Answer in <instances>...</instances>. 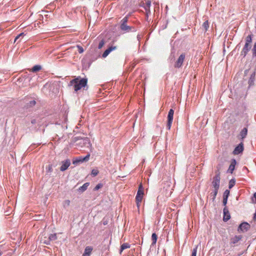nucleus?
<instances>
[{"mask_svg":"<svg viewBox=\"0 0 256 256\" xmlns=\"http://www.w3.org/2000/svg\"><path fill=\"white\" fill-rule=\"evenodd\" d=\"M88 82L86 78H82L80 80L78 78L71 80L70 82L69 86H73L74 91L77 92L80 90L82 88L85 87Z\"/></svg>","mask_w":256,"mask_h":256,"instance_id":"f257e3e1","label":"nucleus"},{"mask_svg":"<svg viewBox=\"0 0 256 256\" xmlns=\"http://www.w3.org/2000/svg\"><path fill=\"white\" fill-rule=\"evenodd\" d=\"M90 154H88L84 157H82V156L76 157L73 159L72 164L75 166H77V165L79 164H82L84 162H88L90 158Z\"/></svg>","mask_w":256,"mask_h":256,"instance_id":"f03ea898","label":"nucleus"},{"mask_svg":"<svg viewBox=\"0 0 256 256\" xmlns=\"http://www.w3.org/2000/svg\"><path fill=\"white\" fill-rule=\"evenodd\" d=\"M220 173L217 174L213 178V180L212 182V186L214 189L218 190L220 188Z\"/></svg>","mask_w":256,"mask_h":256,"instance_id":"7ed1b4c3","label":"nucleus"},{"mask_svg":"<svg viewBox=\"0 0 256 256\" xmlns=\"http://www.w3.org/2000/svg\"><path fill=\"white\" fill-rule=\"evenodd\" d=\"M174 114V110L172 109H170L168 115V122L166 124V128L168 130L170 129L172 126Z\"/></svg>","mask_w":256,"mask_h":256,"instance_id":"20e7f679","label":"nucleus"},{"mask_svg":"<svg viewBox=\"0 0 256 256\" xmlns=\"http://www.w3.org/2000/svg\"><path fill=\"white\" fill-rule=\"evenodd\" d=\"M251 48V44H244L243 48H242L240 52V56H242V58H245Z\"/></svg>","mask_w":256,"mask_h":256,"instance_id":"39448f33","label":"nucleus"},{"mask_svg":"<svg viewBox=\"0 0 256 256\" xmlns=\"http://www.w3.org/2000/svg\"><path fill=\"white\" fill-rule=\"evenodd\" d=\"M78 144H82V147L90 148L92 146L90 140L88 138H82L80 140V142Z\"/></svg>","mask_w":256,"mask_h":256,"instance_id":"423d86ee","label":"nucleus"},{"mask_svg":"<svg viewBox=\"0 0 256 256\" xmlns=\"http://www.w3.org/2000/svg\"><path fill=\"white\" fill-rule=\"evenodd\" d=\"M151 6V2L149 0H147L145 3H143L140 5L141 6L143 7L146 10V15H150L151 14L150 7Z\"/></svg>","mask_w":256,"mask_h":256,"instance_id":"0eeeda50","label":"nucleus"},{"mask_svg":"<svg viewBox=\"0 0 256 256\" xmlns=\"http://www.w3.org/2000/svg\"><path fill=\"white\" fill-rule=\"evenodd\" d=\"M185 58V54H182L178 57L174 64V67L176 68H180L182 66L184 60Z\"/></svg>","mask_w":256,"mask_h":256,"instance_id":"6e6552de","label":"nucleus"},{"mask_svg":"<svg viewBox=\"0 0 256 256\" xmlns=\"http://www.w3.org/2000/svg\"><path fill=\"white\" fill-rule=\"evenodd\" d=\"M144 196V192H142L140 190H138L136 196V202L137 206L138 208Z\"/></svg>","mask_w":256,"mask_h":256,"instance_id":"1a4fd4ad","label":"nucleus"},{"mask_svg":"<svg viewBox=\"0 0 256 256\" xmlns=\"http://www.w3.org/2000/svg\"><path fill=\"white\" fill-rule=\"evenodd\" d=\"M250 228V225L246 222H242L238 226V230L242 232H247Z\"/></svg>","mask_w":256,"mask_h":256,"instance_id":"9d476101","label":"nucleus"},{"mask_svg":"<svg viewBox=\"0 0 256 256\" xmlns=\"http://www.w3.org/2000/svg\"><path fill=\"white\" fill-rule=\"evenodd\" d=\"M244 150V144L242 142H241L240 144L236 146L233 151V154H238L242 152Z\"/></svg>","mask_w":256,"mask_h":256,"instance_id":"9b49d317","label":"nucleus"},{"mask_svg":"<svg viewBox=\"0 0 256 256\" xmlns=\"http://www.w3.org/2000/svg\"><path fill=\"white\" fill-rule=\"evenodd\" d=\"M70 164V161L68 159L62 162V164L60 168V170L62 172L66 170L69 167Z\"/></svg>","mask_w":256,"mask_h":256,"instance_id":"f8f14e48","label":"nucleus"},{"mask_svg":"<svg viewBox=\"0 0 256 256\" xmlns=\"http://www.w3.org/2000/svg\"><path fill=\"white\" fill-rule=\"evenodd\" d=\"M120 28L122 32H128L130 31L134 30H132V29H134V28H132V26H128L126 24H120Z\"/></svg>","mask_w":256,"mask_h":256,"instance_id":"ddd939ff","label":"nucleus"},{"mask_svg":"<svg viewBox=\"0 0 256 256\" xmlns=\"http://www.w3.org/2000/svg\"><path fill=\"white\" fill-rule=\"evenodd\" d=\"M224 217L223 220L224 222H227L230 218V214L226 206H225L223 210Z\"/></svg>","mask_w":256,"mask_h":256,"instance_id":"4468645a","label":"nucleus"},{"mask_svg":"<svg viewBox=\"0 0 256 256\" xmlns=\"http://www.w3.org/2000/svg\"><path fill=\"white\" fill-rule=\"evenodd\" d=\"M242 236L241 235L239 236H235L234 237L230 238V244L232 246H234V245L237 244L240 240L242 238Z\"/></svg>","mask_w":256,"mask_h":256,"instance_id":"2eb2a0df","label":"nucleus"},{"mask_svg":"<svg viewBox=\"0 0 256 256\" xmlns=\"http://www.w3.org/2000/svg\"><path fill=\"white\" fill-rule=\"evenodd\" d=\"M116 46H110L108 48H107L104 52V53L102 54V57L104 58H106L108 54H109L112 52V50H114L116 49Z\"/></svg>","mask_w":256,"mask_h":256,"instance_id":"dca6fc26","label":"nucleus"},{"mask_svg":"<svg viewBox=\"0 0 256 256\" xmlns=\"http://www.w3.org/2000/svg\"><path fill=\"white\" fill-rule=\"evenodd\" d=\"M236 164V160L235 159H232L231 161L230 164L229 166L228 169V172L230 174H232L233 171L234 170L235 166Z\"/></svg>","mask_w":256,"mask_h":256,"instance_id":"f3484780","label":"nucleus"},{"mask_svg":"<svg viewBox=\"0 0 256 256\" xmlns=\"http://www.w3.org/2000/svg\"><path fill=\"white\" fill-rule=\"evenodd\" d=\"M92 250V247L91 246H86L82 256H90Z\"/></svg>","mask_w":256,"mask_h":256,"instance_id":"a211bd4d","label":"nucleus"},{"mask_svg":"<svg viewBox=\"0 0 256 256\" xmlns=\"http://www.w3.org/2000/svg\"><path fill=\"white\" fill-rule=\"evenodd\" d=\"M255 76H256V72H254L250 75V79L248 80V84L249 86H252L254 84V82L255 80Z\"/></svg>","mask_w":256,"mask_h":256,"instance_id":"6ab92c4d","label":"nucleus"},{"mask_svg":"<svg viewBox=\"0 0 256 256\" xmlns=\"http://www.w3.org/2000/svg\"><path fill=\"white\" fill-rule=\"evenodd\" d=\"M248 128H244L240 132V136L242 140H243L247 136Z\"/></svg>","mask_w":256,"mask_h":256,"instance_id":"aec40b11","label":"nucleus"},{"mask_svg":"<svg viewBox=\"0 0 256 256\" xmlns=\"http://www.w3.org/2000/svg\"><path fill=\"white\" fill-rule=\"evenodd\" d=\"M89 185H90L89 182L84 183L82 186H80L78 188V191L80 192H84L85 190H86V189L88 188Z\"/></svg>","mask_w":256,"mask_h":256,"instance_id":"412c9836","label":"nucleus"},{"mask_svg":"<svg viewBox=\"0 0 256 256\" xmlns=\"http://www.w3.org/2000/svg\"><path fill=\"white\" fill-rule=\"evenodd\" d=\"M36 104V102L34 100H30L28 102L26 103V105L25 106V107L26 108H32Z\"/></svg>","mask_w":256,"mask_h":256,"instance_id":"4be33fe9","label":"nucleus"},{"mask_svg":"<svg viewBox=\"0 0 256 256\" xmlns=\"http://www.w3.org/2000/svg\"><path fill=\"white\" fill-rule=\"evenodd\" d=\"M158 239V236L156 233H153L152 235V243L151 244V246H154L157 241Z\"/></svg>","mask_w":256,"mask_h":256,"instance_id":"5701e85b","label":"nucleus"},{"mask_svg":"<svg viewBox=\"0 0 256 256\" xmlns=\"http://www.w3.org/2000/svg\"><path fill=\"white\" fill-rule=\"evenodd\" d=\"M252 34L248 35L246 38V42L245 44H251L252 42Z\"/></svg>","mask_w":256,"mask_h":256,"instance_id":"b1692460","label":"nucleus"},{"mask_svg":"<svg viewBox=\"0 0 256 256\" xmlns=\"http://www.w3.org/2000/svg\"><path fill=\"white\" fill-rule=\"evenodd\" d=\"M130 14H128L125 17H124L121 20H120V24H127L128 22V18L130 17Z\"/></svg>","mask_w":256,"mask_h":256,"instance_id":"393cba45","label":"nucleus"},{"mask_svg":"<svg viewBox=\"0 0 256 256\" xmlns=\"http://www.w3.org/2000/svg\"><path fill=\"white\" fill-rule=\"evenodd\" d=\"M130 248V244H128V243H124L120 246V253H121L124 250Z\"/></svg>","mask_w":256,"mask_h":256,"instance_id":"a878e982","label":"nucleus"},{"mask_svg":"<svg viewBox=\"0 0 256 256\" xmlns=\"http://www.w3.org/2000/svg\"><path fill=\"white\" fill-rule=\"evenodd\" d=\"M218 189H214V190L211 193V196H212V201L214 200L216 198V196L218 194Z\"/></svg>","mask_w":256,"mask_h":256,"instance_id":"bb28decb","label":"nucleus"},{"mask_svg":"<svg viewBox=\"0 0 256 256\" xmlns=\"http://www.w3.org/2000/svg\"><path fill=\"white\" fill-rule=\"evenodd\" d=\"M49 241H54L57 239L56 234H50L48 237Z\"/></svg>","mask_w":256,"mask_h":256,"instance_id":"cd10ccee","label":"nucleus"},{"mask_svg":"<svg viewBox=\"0 0 256 256\" xmlns=\"http://www.w3.org/2000/svg\"><path fill=\"white\" fill-rule=\"evenodd\" d=\"M42 68V67L40 66V65H36L34 66L32 68V72H38Z\"/></svg>","mask_w":256,"mask_h":256,"instance_id":"c85d7f7f","label":"nucleus"},{"mask_svg":"<svg viewBox=\"0 0 256 256\" xmlns=\"http://www.w3.org/2000/svg\"><path fill=\"white\" fill-rule=\"evenodd\" d=\"M252 57H256V42L254 44L252 48Z\"/></svg>","mask_w":256,"mask_h":256,"instance_id":"c756f323","label":"nucleus"},{"mask_svg":"<svg viewBox=\"0 0 256 256\" xmlns=\"http://www.w3.org/2000/svg\"><path fill=\"white\" fill-rule=\"evenodd\" d=\"M202 27L205 30V31H206L209 28V24L208 20L205 21L202 24Z\"/></svg>","mask_w":256,"mask_h":256,"instance_id":"7c9ffc66","label":"nucleus"},{"mask_svg":"<svg viewBox=\"0 0 256 256\" xmlns=\"http://www.w3.org/2000/svg\"><path fill=\"white\" fill-rule=\"evenodd\" d=\"M235 183H236V181L234 179L230 180L229 182V185H228L229 188H232L235 184Z\"/></svg>","mask_w":256,"mask_h":256,"instance_id":"2f4dec72","label":"nucleus"},{"mask_svg":"<svg viewBox=\"0 0 256 256\" xmlns=\"http://www.w3.org/2000/svg\"><path fill=\"white\" fill-rule=\"evenodd\" d=\"M70 204V200H66L64 202L63 206L64 208H66Z\"/></svg>","mask_w":256,"mask_h":256,"instance_id":"473e14b6","label":"nucleus"},{"mask_svg":"<svg viewBox=\"0 0 256 256\" xmlns=\"http://www.w3.org/2000/svg\"><path fill=\"white\" fill-rule=\"evenodd\" d=\"M230 194V191L228 190H226L224 192L223 198H228Z\"/></svg>","mask_w":256,"mask_h":256,"instance_id":"72a5a7b5","label":"nucleus"},{"mask_svg":"<svg viewBox=\"0 0 256 256\" xmlns=\"http://www.w3.org/2000/svg\"><path fill=\"white\" fill-rule=\"evenodd\" d=\"M196 252H197V246L195 248H193L192 250V253L191 256H196Z\"/></svg>","mask_w":256,"mask_h":256,"instance_id":"f704fd0d","label":"nucleus"},{"mask_svg":"<svg viewBox=\"0 0 256 256\" xmlns=\"http://www.w3.org/2000/svg\"><path fill=\"white\" fill-rule=\"evenodd\" d=\"M102 184H98L94 188V190H98L101 188H102Z\"/></svg>","mask_w":256,"mask_h":256,"instance_id":"c9c22d12","label":"nucleus"},{"mask_svg":"<svg viewBox=\"0 0 256 256\" xmlns=\"http://www.w3.org/2000/svg\"><path fill=\"white\" fill-rule=\"evenodd\" d=\"M252 202L254 204H256V192L254 194L253 197L252 198Z\"/></svg>","mask_w":256,"mask_h":256,"instance_id":"e433bc0d","label":"nucleus"},{"mask_svg":"<svg viewBox=\"0 0 256 256\" xmlns=\"http://www.w3.org/2000/svg\"><path fill=\"white\" fill-rule=\"evenodd\" d=\"M77 47L78 48V51L79 53L82 54L84 52V48L80 46H77Z\"/></svg>","mask_w":256,"mask_h":256,"instance_id":"4c0bfd02","label":"nucleus"},{"mask_svg":"<svg viewBox=\"0 0 256 256\" xmlns=\"http://www.w3.org/2000/svg\"><path fill=\"white\" fill-rule=\"evenodd\" d=\"M24 32H22V33H20V34H19L18 35V36L16 37V38H15V39H14V42H16V40H18V39L20 36H24Z\"/></svg>","mask_w":256,"mask_h":256,"instance_id":"58836bf2","label":"nucleus"},{"mask_svg":"<svg viewBox=\"0 0 256 256\" xmlns=\"http://www.w3.org/2000/svg\"><path fill=\"white\" fill-rule=\"evenodd\" d=\"M104 42L103 40L100 41L98 44V48L99 49H100L101 48H102V47L104 46Z\"/></svg>","mask_w":256,"mask_h":256,"instance_id":"ea45409f","label":"nucleus"},{"mask_svg":"<svg viewBox=\"0 0 256 256\" xmlns=\"http://www.w3.org/2000/svg\"><path fill=\"white\" fill-rule=\"evenodd\" d=\"M98 174V171L96 170H92V174L94 176H96Z\"/></svg>","mask_w":256,"mask_h":256,"instance_id":"a19ab883","label":"nucleus"},{"mask_svg":"<svg viewBox=\"0 0 256 256\" xmlns=\"http://www.w3.org/2000/svg\"><path fill=\"white\" fill-rule=\"evenodd\" d=\"M228 198H223L222 204L224 206H226L227 204Z\"/></svg>","mask_w":256,"mask_h":256,"instance_id":"79ce46f5","label":"nucleus"},{"mask_svg":"<svg viewBox=\"0 0 256 256\" xmlns=\"http://www.w3.org/2000/svg\"><path fill=\"white\" fill-rule=\"evenodd\" d=\"M140 190L142 192H144V188L142 187V184H140V185L139 186V188H138V190Z\"/></svg>","mask_w":256,"mask_h":256,"instance_id":"37998d69","label":"nucleus"},{"mask_svg":"<svg viewBox=\"0 0 256 256\" xmlns=\"http://www.w3.org/2000/svg\"><path fill=\"white\" fill-rule=\"evenodd\" d=\"M36 120H35V119L32 120H31V123H32V124H36Z\"/></svg>","mask_w":256,"mask_h":256,"instance_id":"c03bdc74","label":"nucleus"},{"mask_svg":"<svg viewBox=\"0 0 256 256\" xmlns=\"http://www.w3.org/2000/svg\"><path fill=\"white\" fill-rule=\"evenodd\" d=\"M44 243L46 244H50V241L48 240L47 242H44Z\"/></svg>","mask_w":256,"mask_h":256,"instance_id":"a18cd8bd","label":"nucleus"},{"mask_svg":"<svg viewBox=\"0 0 256 256\" xmlns=\"http://www.w3.org/2000/svg\"><path fill=\"white\" fill-rule=\"evenodd\" d=\"M148 16H149V15L146 14V20H148Z\"/></svg>","mask_w":256,"mask_h":256,"instance_id":"49530a36","label":"nucleus"},{"mask_svg":"<svg viewBox=\"0 0 256 256\" xmlns=\"http://www.w3.org/2000/svg\"><path fill=\"white\" fill-rule=\"evenodd\" d=\"M137 38L138 39V40H140V35H138Z\"/></svg>","mask_w":256,"mask_h":256,"instance_id":"de8ad7c7","label":"nucleus"},{"mask_svg":"<svg viewBox=\"0 0 256 256\" xmlns=\"http://www.w3.org/2000/svg\"><path fill=\"white\" fill-rule=\"evenodd\" d=\"M103 224H104V225H106V224H107L108 222L106 221H104Z\"/></svg>","mask_w":256,"mask_h":256,"instance_id":"09e8293b","label":"nucleus"},{"mask_svg":"<svg viewBox=\"0 0 256 256\" xmlns=\"http://www.w3.org/2000/svg\"><path fill=\"white\" fill-rule=\"evenodd\" d=\"M51 168H52V167L50 166H48V170H50Z\"/></svg>","mask_w":256,"mask_h":256,"instance_id":"8fccbe9b","label":"nucleus"}]
</instances>
